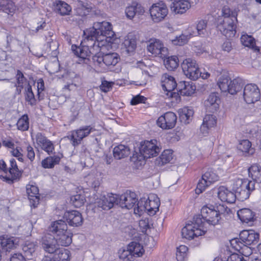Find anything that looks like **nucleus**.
Segmentation results:
<instances>
[{"label":"nucleus","instance_id":"obj_12","mask_svg":"<svg viewBox=\"0 0 261 261\" xmlns=\"http://www.w3.org/2000/svg\"><path fill=\"white\" fill-rule=\"evenodd\" d=\"M243 98L245 101L248 103H253L260 99V93L256 85L247 84L244 88Z\"/></svg>","mask_w":261,"mask_h":261},{"label":"nucleus","instance_id":"obj_56","mask_svg":"<svg viewBox=\"0 0 261 261\" xmlns=\"http://www.w3.org/2000/svg\"><path fill=\"white\" fill-rule=\"evenodd\" d=\"M172 159V151L171 150L169 149L164 150L160 156V159L162 164L169 163Z\"/></svg>","mask_w":261,"mask_h":261},{"label":"nucleus","instance_id":"obj_6","mask_svg":"<svg viewBox=\"0 0 261 261\" xmlns=\"http://www.w3.org/2000/svg\"><path fill=\"white\" fill-rule=\"evenodd\" d=\"M244 83L242 79L237 77L233 80L227 75H222L218 81V85L223 92H228L233 95L240 91L244 86Z\"/></svg>","mask_w":261,"mask_h":261},{"label":"nucleus","instance_id":"obj_8","mask_svg":"<svg viewBox=\"0 0 261 261\" xmlns=\"http://www.w3.org/2000/svg\"><path fill=\"white\" fill-rule=\"evenodd\" d=\"M231 19L226 18L225 19L219 18L217 24L218 30L227 38H231L234 36L236 33V24L238 22L237 17L232 16Z\"/></svg>","mask_w":261,"mask_h":261},{"label":"nucleus","instance_id":"obj_17","mask_svg":"<svg viewBox=\"0 0 261 261\" xmlns=\"http://www.w3.org/2000/svg\"><path fill=\"white\" fill-rule=\"evenodd\" d=\"M177 117L175 113L168 112L161 116L156 121L158 126L165 129L173 128L176 123Z\"/></svg>","mask_w":261,"mask_h":261},{"label":"nucleus","instance_id":"obj_35","mask_svg":"<svg viewBox=\"0 0 261 261\" xmlns=\"http://www.w3.org/2000/svg\"><path fill=\"white\" fill-rule=\"evenodd\" d=\"M217 123L216 117L213 115H206L203 120V123L200 127V130L203 134L207 133L209 128L214 127Z\"/></svg>","mask_w":261,"mask_h":261},{"label":"nucleus","instance_id":"obj_44","mask_svg":"<svg viewBox=\"0 0 261 261\" xmlns=\"http://www.w3.org/2000/svg\"><path fill=\"white\" fill-rule=\"evenodd\" d=\"M241 41L244 46L249 47L257 52L259 51L258 47L255 46V39L251 36L242 35Z\"/></svg>","mask_w":261,"mask_h":261},{"label":"nucleus","instance_id":"obj_60","mask_svg":"<svg viewBox=\"0 0 261 261\" xmlns=\"http://www.w3.org/2000/svg\"><path fill=\"white\" fill-rule=\"evenodd\" d=\"M1 7V10L7 14L13 13L15 10L14 5L12 2H8L6 5L3 4Z\"/></svg>","mask_w":261,"mask_h":261},{"label":"nucleus","instance_id":"obj_3","mask_svg":"<svg viewBox=\"0 0 261 261\" xmlns=\"http://www.w3.org/2000/svg\"><path fill=\"white\" fill-rule=\"evenodd\" d=\"M206 227H204V223L200 216L193 218L191 224L188 223L181 229L182 238L191 240L204 234L206 232Z\"/></svg>","mask_w":261,"mask_h":261},{"label":"nucleus","instance_id":"obj_9","mask_svg":"<svg viewBox=\"0 0 261 261\" xmlns=\"http://www.w3.org/2000/svg\"><path fill=\"white\" fill-rule=\"evenodd\" d=\"M181 66L184 74L189 79L195 81L200 77V70L195 60L187 59L183 61Z\"/></svg>","mask_w":261,"mask_h":261},{"label":"nucleus","instance_id":"obj_37","mask_svg":"<svg viewBox=\"0 0 261 261\" xmlns=\"http://www.w3.org/2000/svg\"><path fill=\"white\" fill-rule=\"evenodd\" d=\"M72 234L67 230L55 236L58 246H67L72 242Z\"/></svg>","mask_w":261,"mask_h":261},{"label":"nucleus","instance_id":"obj_45","mask_svg":"<svg viewBox=\"0 0 261 261\" xmlns=\"http://www.w3.org/2000/svg\"><path fill=\"white\" fill-rule=\"evenodd\" d=\"M60 158L58 156L47 157L42 161V166L44 168H52L59 163Z\"/></svg>","mask_w":261,"mask_h":261},{"label":"nucleus","instance_id":"obj_57","mask_svg":"<svg viewBox=\"0 0 261 261\" xmlns=\"http://www.w3.org/2000/svg\"><path fill=\"white\" fill-rule=\"evenodd\" d=\"M222 15L223 17V19H225L227 17L231 19L232 18V16L235 17H237V12L236 11H231L227 6H224L222 8Z\"/></svg>","mask_w":261,"mask_h":261},{"label":"nucleus","instance_id":"obj_49","mask_svg":"<svg viewBox=\"0 0 261 261\" xmlns=\"http://www.w3.org/2000/svg\"><path fill=\"white\" fill-rule=\"evenodd\" d=\"M194 114L193 110L188 107L184 108L180 113V118L185 121V123H189Z\"/></svg>","mask_w":261,"mask_h":261},{"label":"nucleus","instance_id":"obj_38","mask_svg":"<svg viewBox=\"0 0 261 261\" xmlns=\"http://www.w3.org/2000/svg\"><path fill=\"white\" fill-rule=\"evenodd\" d=\"M164 58V64L167 70L174 71L178 67L179 60L177 56H171L168 57H165Z\"/></svg>","mask_w":261,"mask_h":261},{"label":"nucleus","instance_id":"obj_11","mask_svg":"<svg viewBox=\"0 0 261 261\" xmlns=\"http://www.w3.org/2000/svg\"><path fill=\"white\" fill-rule=\"evenodd\" d=\"M152 20L154 22H159L164 19L168 13L166 5L162 3L153 4L149 9Z\"/></svg>","mask_w":261,"mask_h":261},{"label":"nucleus","instance_id":"obj_59","mask_svg":"<svg viewBox=\"0 0 261 261\" xmlns=\"http://www.w3.org/2000/svg\"><path fill=\"white\" fill-rule=\"evenodd\" d=\"M27 193L28 197L33 196L34 195H39L38 188L33 185H27L26 187Z\"/></svg>","mask_w":261,"mask_h":261},{"label":"nucleus","instance_id":"obj_39","mask_svg":"<svg viewBox=\"0 0 261 261\" xmlns=\"http://www.w3.org/2000/svg\"><path fill=\"white\" fill-rule=\"evenodd\" d=\"M91 10L92 7L90 4L82 1L77 3L75 8L76 14L81 16L88 15Z\"/></svg>","mask_w":261,"mask_h":261},{"label":"nucleus","instance_id":"obj_43","mask_svg":"<svg viewBox=\"0 0 261 261\" xmlns=\"http://www.w3.org/2000/svg\"><path fill=\"white\" fill-rule=\"evenodd\" d=\"M238 148L248 155H252L254 152V148L251 147V142L248 140L241 141L238 146Z\"/></svg>","mask_w":261,"mask_h":261},{"label":"nucleus","instance_id":"obj_63","mask_svg":"<svg viewBox=\"0 0 261 261\" xmlns=\"http://www.w3.org/2000/svg\"><path fill=\"white\" fill-rule=\"evenodd\" d=\"M112 83L108 82V81H104L102 82L101 85L100 86V90L104 92H107L110 91L112 88Z\"/></svg>","mask_w":261,"mask_h":261},{"label":"nucleus","instance_id":"obj_10","mask_svg":"<svg viewBox=\"0 0 261 261\" xmlns=\"http://www.w3.org/2000/svg\"><path fill=\"white\" fill-rule=\"evenodd\" d=\"M219 176L212 169H208L202 175L195 189L196 193L199 194L212 183L217 181Z\"/></svg>","mask_w":261,"mask_h":261},{"label":"nucleus","instance_id":"obj_50","mask_svg":"<svg viewBox=\"0 0 261 261\" xmlns=\"http://www.w3.org/2000/svg\"><path fill=\"white\" fill-rule=\"evenodd\" d=\"M49 33V37L46 38V50L47 52L50 51H55L59 47V43L56 39L51 38V35Z\"/></svg>","mask_w":261,"mask_h":261},{"label":"nucleus","instance_id":"obj_61","mask_svg":"<svg viewBox=\"0 0 261 261\" xmlns=\"http://www.w3.org/2000/svg\"><path fill=\"white\" fill-rule=\"evenodd\" d=\"M146 98L140 94L134 96L130 101L132 105H136L140 103H145Z\"/></svg>","mask_w":261,"mask_h":261},{"label":"nucleus","instance_id":"obj_4","mask_svg":"<svg viewBox=\"0 0 261 261\" xmlns=\"http://www.w3.org/2000/svg\"><path fill=\"white\" fill-rule=\"evenodd\" d=\"M232 188L237 198L243 201L249 197L251 192L255 189V184L248 179L238 178L233 181Z\"/></svg>","mask_w":261,"mask_h":261},{"label":"nucleus","instance_id":"obj_41","mask_svg":"<svg viewBox=\"0 0 261 261\" xmlns=\"http://www.w3.org/2000/svg\"><path fill=\"white\" fill-rule=\"evenodd\" d=\"M128 248L132 255L134 257H140L144 253V250L140 244L136 242H132L128 245Z\"/></svg>","mask_w":261,"mask_h":261},{"label":"nucleus","instance_id":"obj_33","mask_svg":"<svg viewBox=\"0 0 261 261\" xmlns=\"http://www.w3.org/2000/svg\"><path fill=\"white\" fill-rule=\"evenodd\" d=\"M249 176L254 183L261 185V166L257 164H253L248 169Z\"/></svg>","mask_w":261,"mask_h":261},{"label":"nucleus","instance_id":"obj_15","mask_svg":"<svg viewBox=\"0 0 261 261\" xmlns=\"http://www.w3.org/2000/svg\"><path fill=\"white\" fill-rule=\"evenodd\" d=\"M162 87L163 89L167 92L166 95L170 97H177L178 93L173 92L177 86L175 79L169 74H164L162 77Z\"/></svg>","mask_w":261,"mask_h":261},{"label":"nucleus","instance_id":"obj_54","mask_svg":"<svg viewBox=\"0 0 261 261\" xmlns=\"http://www.w3.org/2000/svg\"><path fill=\"white\" fill-rule=\"evenodd\" d=\"M17 126L18 129L24 131L29 127V119L27 115H23L17 121Z\"/></svg>","mask_w":261,"mask_h":261},{"label":"nucleus","instance_id":"obj_40","mask_svg":"<svg viewBox=\"0 0 261 261\" xmlns=\"http://www.w3.org/2000/svg\"><path fill=\"white\" fill-rule=\"evenodd\" d=\"M54 257L56 261H68L70 252L65 248H58L55 252Z\"/></svg>","mask_w":261,"mask_h":261},{"label":"nucleus","instance_id":"obj_62","mask_svg":"<svg viewBox=\"0 0 261 261\" xmlns=\"http://www.w3.org/2000/svg\"><path fill=\"white\" fill-rule=\"evenodd\" d=\"M16 79L17 80L16 84L18 85H23V84L26 83L27 82V79L24 77L22 72L19 70H17V71Z\"/></svg>","mask_w":261,"mask_h":261},{"label":"nucleus","instance_id":"obj_13","mask_svg":"<svg viewBox=\"0 0 261 261\" xmlns=\"http://www.w3.org/2000/svg\"><path fill=\"white\" fill-rule=\"evenodd\" d=\"M114 204H118V196L112 193L101 196L94 203L95 207L103 210H109Z\"/></svg>","mask_w":261,"mask_h":261},{"label":"nucleus","instance_id":"obj_28","mask_svg":"<svg viewBox=\"0 0 261 261\" xmlns=\"http://www.w3.org/2000/svg\"><path fill=\"white\" fill-rule=\"evenodd\" d=\"M190 82H180L178 84V90L177 91L179 94L183 96H190L194 93L196 86Z\"/></svg>","mask_w":261,"mask_h":261},{"label":"nucleus","instance_id":"obj_51","mask_svg":"<svg viewBox=\"0 0 261 261\" xmlns=\"http://www.w3.org/2000/svg\"><path fill=\"white\" fill-rule=\"evenodd\" d=\"M188 250V247L185 245L177 248L176 257L177 261H184L186 259Z\"/></svg>","mask_w":261,"mask_h":261},{"label":"nucleus","instance_id":"obj_22","mask_svg":"<svg viewBox=\"0 0 261 261\" xmlns=\"http://www.w3.org/2000/svg\"><path fill=\"white\" fill-rule=\"evenodd\" d=\"M64 218L70 226L78 227L82 225L83 218L82 214L77 211L66 212L64 214Z\"/></svg>","mask_w":261,"mask_h":261},{"label":"nucleus","instance_id":"obj_31","mask_svg":"<svg viewBox=\"0 0 261 261\" xmlns=\"http://www.w3.org/2000/svg\"><path fill=\"white\" fill-rule=\"evenodd\" d=\"M71 7L63 1H57L54 4V11L62 16L70 15Z\"/></svg>","mask_w":261,"mask_h":261},{"label":"nucleus","instance_id":"obj_55","mask_svg":"<svg viewBox=\"0 0 261 261\" xmlns=\"http://www.w3.org/2000/svg\"><path fill=\"white\" fill-rule=\"evenodd\" d=\"M207 21L204 20H201L198 21L196 25L197 33L199 35L205 36L207 34L206 31Z\"/></svg>","mask_w":261,"mask_h":261},{"label":"nucleus","instance_id":"obj_2","mask_svg":"<svg viewBox=\"0 0 261 261\" xmlns=\"http://www.w3.org/2000/svg\"><path fill=\"white\" fill-rule=\"evenodd\" d=\"M156 143V140L146 141L141 143L139 152L135 151L130 157L131 161L141 166L145 164L146 159L157 156L161 149Z\"/></svg>","mask_w":261,"mask_h":261},{"label":"nucleus","instance_id":"obj_34","mask_svg":"<svg viewBox=\"0 0 261 261\" xmlns=\"http://www.w3.org/2000/svg\"><path fill=\"white\" fill-rule=\"evenodd\" d=\"M237 215L240 220L244 223L253 222L254 219V213L249 208H242L238 211Z\"/></svg>","mask_w":261,"mask_h":261},{"label":"nucleus","instance_id":"obj_58","mask_svg":"<svg viewBox=\"0 0 261 261\" xmlns=\"http://www.w3.org/2000/svg\"><path fill=\"white\" fill-rule=\"evenodd\" d=\"M12 149H13L11 151L12 155L17 158L19 161L22 162L23 161V155L22 153V148L20 147L17 146L15 148H13Z\"/></svg>","mask_w":261,"mask_h":261},{"label":"nucleus","instance_id":"obj_1","mask_svg":"<svg viewBox=\"0 0 261 261\" xmlns=\"http://www.w3.org/2000/svg\"><path fill=\"white\" fill-rule=\"evenodd\" d=\"M115 33L111 24L107 21L96 22L92 27L84 31L83 39L80 46H72L74 54L88 64L91 55H97L109 46Z\"/></svg>","mask_w":261,"mask_h":261},{"label":"nucleus","instance_id":"obj_53","mask_svg":"<svg viewBox=\"0 0 261 261\" xmlns=\"http://www.w3.org/2000/svg\"><path fill=\"white\" fill-rule=\"evenodd\" d=\"M70 201L75 207H80L84 205L85 198L83 195L77 194L72 196L70 198Z\"/></svg>","mask_w":261,"mask_h":261},{"label":"nucleus","instance_id":"obj_26","mask_svg":"<svg viewBox=\"0 0 261 261\" xmlns=\"http://www.w3.org/2000/svg\"><path fill=\"white\" fill-rule=\"evenodd\" d=\"M191 7L190 3L186 0H177L172 3L171 10L176 14H182Z\"/></svg>","mask_w":261,"mask_h":261},{"label":"nucleus","instance_id":"obj_47","mask_svg":"<svg viewBox=\"0 0 261 261\" xmlns=\"http://www.w3.org/2000/svg\"><path fill=\"white\" fill-rule=\"evenodd\" d=\"M193 34L188 32V33L182 34L179 36L176 37L174 39H172V43L176 45H183L187 43Z\"/></svg>","mask_w":261,"mask_h":261},{"label":"nucleus","instance_id":"obj_48","mask_svg":"<svg viewBox=\"0 0 261 261\" xmlns=\"http://www.w3.org/2000/svg\"><path fill=\"white\" fill-rule=\"evenodd\" d=\"M123 44L128 53L133 51L136 47V40L134 36L132 35H128L124 40Z\"/></svg>","mask_w":261,"mask_h":261},{"label":"nucleus","instance_id":"obj_46","mask_svg":"<svg viewBox=\"0 0 261 261\" xmlns=\"http://www.w3.org/2000/svg\"><path fill=\"white\" fill-rule=\"evenodd\" d=\"M36 247V245L34 242L26 241L22 246V250L25 256L27 257L33 256V254L35 253Z\"/></svg>","mask_w":261,"mask_h":261},{"label":"nucleus","instance_id":"obj_42","mask_svg":"<svg viewBox=\"0 0 261 261\" xmlns=\"http://www.w3.org/2000/svg\"><path fill=\"white\" fill-rule=\"evenodd\" d=\"M147 199L142 197L138 201L134 206V213L136 214L142 215L144 212L147 211Z\"/></svg>","mask_w":261,"mask_h":261},{"label":"nucleus","instance_id":"obj_5","mask_svg":"<svg viewBox=\"0 0 261 261\" xmlns=\"http://www.w3.org/2000/svg\"><path fill=\"white\" fill-rule=\"evenodd\" d=\"M226 211V208L223 205L219 204L216 206L211 205L203 206L201 210V215H199L202 220L204 223L206 222L208 224L215 225L218 223L220 215Z\"/></svg>","mask_w":261,"mask_h":261},{"label":"nucleus","instance_id":"obj_14","mask_svg":"<svg viewBox=\"0 0 261 261\" xmlns=\"http://www.w3.org/2000/svg\"><path fill=\"white\" fill-rule=\"evenodd\" d=\"M93 128L91 126H84L76 130H73L71 135L68 136L71 141L72 145L75 147L81 143L83 138L87 137L92 131Z\"/></svg>","mask_w":261,"mask_h":261},{"label":"nucleus","instance_id":"obj_27","mask_svg":"<svg viewBox=\"0 0 261 261\" xmlns=\"http://www.w3.org/2000/svg\"><path fill=\"white\" fill-rule=\"evenodd\" d=\"M147 211L150 215H154L159 211L160 205L159 198L156 195H150L147 198Z\"/></svg>","mask_w":261,"mask_h":261},{"label":"nucleus","instance_id":"obj_64","mask_svg":"<svg viewBox=\"0 0 261 261\" xmlns=\"http://www.w3.org/2000/svg\"><path fill=\"white\" fill-rule=\"evenodd\" d=\"M10 261H26V260L21 254L15 253L11 257Z\"/></svg>","mask_w":261,"mask_h":261},{"label":"nucleus","instance_id":"obj_29","mask_svg":"<svg viewBox=\"0 0 261 261\" xmlns=\"http://www.w3.org/2000/svg\"><path fill=\"white\" fill-rule=\"evenodd\" d=\"M144 12V9L141 5L135 3L126 7L125 9L126 17L130 19L133 18L136 14L142 15Z\"/></svg>","mask_w":261,"mask_h":261},{"label":"nucleus","instance_id":"obj_30","mask_svg":"<svg viewBox=\"0 0 261 261\" xmlns=\"http://www.w3.org/2000/svg\"><path fill=\"white\" fill-rule=\"evenodd\" d=\"M230 243L235 249L238 250L244 256H248L252 253L251 249L248 247V245L244 244L238 239L232 240Z\"/></svg>","mask_w":261,"mask_h":261},{"label":"nucleus","instance_id":"obj_23","mask_svg":"<svg viewBox=\"0 0 261 261\" xmlns=\"http://www.w3.org/2000/svg\"><path fill=\"white\" fill-rule=\"evenodd\" d=\"M36 142L40 146L41 149L46 152L48 154L53 153L54 150V145L51 141L39 133L36 136Z\"/></svg>","mask_w":261,"mask_h":261},{"label":"nucleus","instance_id":"obj_7","mask_svg":"<svg viewBox=\"0 0 261 261\" xmlns=\"http://www.w3.org/2000/svg\"><path fill=\"white\" fill-rule=\"evenodd\" d=\"M110 43H109V46L107 49L110 46ZM106 50V49L103 51L98 52L97 55L92 56V59L95 65L100 67H103L104 65L107 66H114L118 62L119 57L117 53L105 54Z\"/></svg>","mask_w":261,"mask_h":261},{"label":"nucleus","instance_id":"obj_32","mask_svg":"<svg viewBox=\"0 0 261 261\" xmlns=\"http://www.w3.org/2000/svg\"><path fill=\"white\" fill-rule=\"evenodd\" d=\"M49 229L50 232L57 236L66 232L67 230V226L65 221L59 220L52 222Z\"/></svg>","mask_w":261,"mask_h":261},{"label":"nucleus","instance_id":"obj_20","mask_svg":"<svg viewBox=\"0 0 261 261\" xmlns=\"http://www.w3.org/2000/svg\"><path fill=\"white\" fill-rule=\"evenodd\" d=\"M41 246L45 251L48 253H54L59 248L55 236L48 234L45 236L42 240Z\"/></svg>","mask_w":261,"mask_h":261},{"label":"nucleus","instance_id":"obj_18","mask_svg":"<svg viewBox=\"0 0 261 261\" xmlns=\"http://www.w3.org/2000/svg\"><path fill=\"white\" fill-rule=\"evenodd\" d=\"M259 234L253 230H244L240 233V238L238 239L244 244L250 245L257 243Z\"/></svg>","mask_w":261,"mask_h":261},{"label":"nucleus","instance_id":"obj_21","mask_svg":"<svg viewBox=\"0 0 261 261\" xmlns=\"http://www.w3.org/2000/svg\"><path fill=\"white\" fill-rule=\"evenodd\" d=\"M10 167L7 168L10 176H3L4 180L9 184H12L15 180L19 179L21 176V172L18 168L16 161L14 159H12L10 161Z\"/></svg>","mask_w":261,"mask_h":261},{"label":"nucleus","instance_id":"obj_24","mask_svg":"<svg viewBox=\"0 0 261 261\" xmlns=\"http://www.w3.org/2000/svg\"><path fill=\"white\" fill-rule=\"evenodd\" d=\"M218 196L222 201L229 203H234L237 199L235 193L229 191L224 186H221L219 188Z\"/></svg>","mask_w":261,"mask_h":261},{"label":"nucleus","instance_id":"obj_36","mask_svg":"<svg viewBox=\"0 0 261 261\" xmlns=\"http://www.w3.org/2000/svg\"><path fill=\"white\" fill-rule=\"evenodd\" d=\"M130 154V149L128 147L120 144L114 147L113 149L114 157L120 160L127 156Z\"/></svg>","mask_w":261,"mask_h":261},{"label":"nucleus","instance_id":"obj_19","mask_svg":"<svg viewBox=\"0 0 261 261\" xmlns=\"http://www.w3.org/2000/svg\"><path fill=\"white\" fill-rule=\"evenodd\" d=\"M137 202L136 195L134 192L126 193L118 196V204L122 207L126 209L134 208Z\"/></svg>","mask_w":261,"mask_h":261},{"label":"nucleus","instance_id":"obj_25","mask_svg":"<svg viewBox=\"0 0 261 261\" xmlns=\"http://www.w3.org/2000/svg\"><path fill=\"white\" fill-rule=\"evenodd\" d=\"M220 98L216 93L210 94L207 99L204 102L206 109L211 112H214L219 108Z\"/></svg>","mask_w":261,"mask_h":261},{"label":"nucleus","instance_id":"obj_16","mask_svg":"<svg viewBox=\"0 0 261 261\" xmlns=\"http://www.w3.org/2000/svg\"><path fill=\"white\" fill-rule=\"evenodd\" d=\"M147 49L152 55L155 56H160L161 58H165L168 54L167 48L164 46L162 41L156 39H151L149 40Z\"/></svg>","mask_w":261,"mask_h":261},{"label":"nucleus","instance_id":"obj_52","mask_svg":"<svg viewBox=\"0 0 261 261\" xmlns=\"http://www.w3.org/2000/svg\"><path fill=\"white\" fill-rule=\"evenodd\" d=\"M118 254L119 258L123 261H134L128 246L126 249H120L118 252Z\"/></svg>","mask_w":261,"mask_h":261}]
</instances>
